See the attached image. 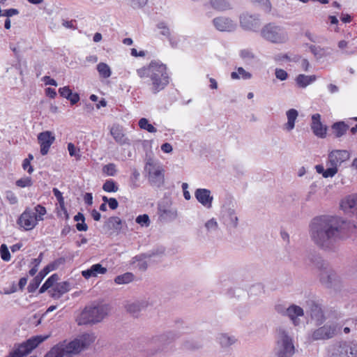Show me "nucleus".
<instances>
[{
  "label": "nucleus",
  "mask_w": 357,
  "mask_h": 357,
  "mask_svg": "<svg viewBox=\"0 0 357 357\" xmlns=\"http://www.w3.org/2000/svg\"><path fill=\"white\" fill-rule=\"evenodd\" d=\"M204 228L207 234H212L219 229V225L215 218L207 220L204 224Z\"/></svg>",
  "instance_id": "37"
},
{
  "label": "nucleus",
  "mask_w": 357,
  "mask_h": 357,
  "mask_svg": "<svg viewBox=\"0 0 357 357\" xmlns=\"http://www.w3.org/2000/svg\"><path fill=\"white\" fill-rule=\"evenodd\" d=\"M108 205L111 209L114 210L117 208L119 203L115 198H109L108 199Z\"/></svg>",
  "instance_id": "60"
},
{
  "label": "nucleus",
  "mask_w": 357,
  "mask_h": 357,
  "mask_svg": "<svg viewBox=\"0 0 357 357\" xmlns=\"http://www.w3.org/2000/svg\"><path fill=\"white\" fill-rule=\"evenodd\" d=\"M148 0H132L131 5L134 8H140L147 3Z\"/></svg>",
  "instance_id": "54"
},
{
  "label": "nucleus",
  "mask_w": 357,
  "mask_h": 357,
  "mask_svg": "<svg viewBox=\"0 0 357 357\" xmlns=\"http://www.w3.org/2000/svg\"><path fill=\"white\" fill-rule=\"evenodd\" d=\"M317 79L315 75H305L303 74L298 75L296 77V85L300 88H305Z\"/></svg>",
  "instance_id": "26"
},
{
  "label": "nucleus",
  "mask_w": 357,
  "mask_h": 357,
  "mask_svg": "<svg viewBox=\"0 0 357 357\" xmlns=\"http://www.w3.org/2000/svg\"><path fill=\"white\" fill-rule=\"evenodd\" d=\"M17 14H18V10L17 9L10 8L6 10L3 15V16L11 17Z\"/></svg>",
  "instance_id": "63"
},
{
  "label": "nucleus",
  "mask_w": 357,
  "mask_h": 357,
  "mask_svg": "<svg viewBox=\"0 0 357 357\" xmlns=\"http://www.w3.org/2000/svg\"><path fill=\"white\" fill-rule=\"evenodd\" d=\"M29 353H30V351L26 342H24L11 352L10 357H23Z\"/></svg>",
  "instance_id": "32"
},
{
  "label": "nucleus",
  "mask_w": 357,
  "mask_h": 357,
  "mask_svg": "<svg viewBox=\"0 0 357 357\" xmlns=\"http://www.w3.org/2000/svg\"><path fill=\"white\" fill-rule=\"evenodd\" d=\"M108 305H102L86 307L77 317L79 325L96 324L103 320L109 314Z\"/></svg>",
  "instance_id": "4"
},
{
  "label": "nucleus",
  "mask_w": 357,
  "mask_h": 357,
  "mask_svg": "<svg viewBox=\"0 0 357 357\" xmlns=\"http://www.w3.org/2000/svg\"><path fill=\"white\" fill-rule=\"evenodd\" d=\"M110 134L116 143L120 145H130V141L123 133V128L119 125H113L110 128Z\"/></svg>",
  "instance_id": "16"
},
{
  "label": "nucleus",
  "mask_w": 357,
  "mask_h": 357,
  "mask_svg": "<svg viewBox=\"0 0 357 357\" xmlns=\"http://www.w3.org/2000/svg\"><path fill=\"white\" fill-rule=\"evenodd\" d=\"M140 78L149 77L151 81V89L154 93L165 89L169 82L167 67L163 63L152 61L149 66L137 70Z\"/></svg>",
  "instance_id": "2"
},
{
  "label": "nucleus",
  "mask_w": 357,
  "mask_h": 357,
  "mask_svg": "<svg viewBox=\"0 0 357 357\" xmlns=\"http://www.w3.org/2000/svg\"><path fill=\"white\" fill-rule=\"evenodd\" d=\"M215 27L220 31H231L236 24L229 18L225 17H216L213 21Z\"/></svg>",
  "instance_id": "14"
},
{
  "label": "nucleus",
  "mask_w": 357,
  "mask_h": 357,
  "mask_svg": "<svg viewBox=\"0 0 357 357\" xmlns=\"http://www.w3.org/2000/svg\"><path fill=\"white\" fill-rule=\"evenodd\" d=\"M275 77H277V79H278L281 81L286 80L288 77L287 73L285 70H284L283 69H280V68L275 69Z\"/></svg>",
  "instance_id": "49"
},
{
  "label": "nucleus",
  "mask_w": 357,
  "mask_h": 357,
  "mask_svg": "<svg viewBox=\"0 0 357 357\" xmlns=\"http://www.w3.org/2000/svg\"><path fill=\"white\" fill-rule=\"evenodd\" d=\"M45 357H67L62 345L57 344L54 346L45 356Z\"/></svg>",
  "instance_id": "31"
},
{
  "label": "nucleus",
  "mask_w": 357,
  "mask_h": 357,
  "mask_svg": "<svg viewBox=\"0 0 357 357\" xmlns=\"http://www.w3.org/2000/svg\"><path fill=\"white\" fill-rule=\"evenodd\" d=\"M38 142L40 145V151L43 155L48 153L51 146L55 141V136L51 131L46 130L40 132L37 137Z\"/></svg>",
  "instance_id": "10"
},
{
  "label": "nucleus",
  "mask_w": 357,
  "mask_h": 357,
  "mask_svg": "<svg viewBox=\"0 0 357 357\" xmlns=\"http://www.w3.org/2000/svg\"><path fill=\"white\" fill-rule=\"evenodd\" d=\"M149 304L150 303L147 300L142 299L128 301L126 303L125 307L128 312L135 314L146 308Z\"/></svg>",
  "instance_id": "20"
},
{
  "label": "nucleus",
  "mask_w": 357,
  "mask_h": 357,
  "mask_svg": "<svg viewBox=\"0 0 357 357\" xmlns=\"http://www.w3.org/2000/svg\"><path fill=\"white\" fill-rule=\"evenodd\" d=\"M53 193H54V196L56 197L57 200L59 201V205L63 204L64 199L62 196V193L57 188L53 189Z\"/></svg>",
  "instance_id": "56"
},
{
  "label": "nucleus",
  "mask_w": 357,
  "mask_h": 357,
  "mask_svg": "<svg viewBox=\"0 0 357 357\" xmlns=\"http://www.w3.org/2000/svg\"><path fill=\"white\" fill-rule=\"evenodd\" d=\"M262 37L273 43H284L288 40V34L286 30L275 24H269L261 30Z\"/></svg>",
  "instance_id": "6"
},
{
  "label": "nucleus",
  "mask_w": 357,
  "mask_h": 357,
  "mask_svg": "<svg viewBox=\"0 0 357 357\" xmlns=\"http://www.w3.org/2000/svg\"><path fill=\"white\" fill-rule=\"evenodd\" d=\"M134 280V275L131 273H126L124 274L116 276L114 282L117 284H126Z\"/></svg>",
  "instance_id": "38"
},
{
  "label": "nucleus",
  "mask_w": 357,
  "mask_h": 357,
  "mask_svg": "<svg viewBox=\"0 0 357 357\" xmlns=\"http://www.w3.org/2000/svg\"><path fill=\"white\" fill-rule=\"evenodd\" d=\"M319 277L321 282L328 287L331 286L338 280V276L335 273V271L331 269H326L322 271L319 275Z\"/></svg>",
  "instance_id": "24"
},
{
  "label": "nucleus",
  "mask_w": 357,
  "mask_h": 357,
  "mask_svg": "<svg viewBox=\"0 0 357 357\" xmlns=\"http://www.w3.org/2000/svg\"><path fill=\"white\" fill-rule=\"evenodd\" d=\"M54 269V266L52 264H49L45 266L38 274L39 276L44 278L50 271Z\"/></svg>",
  "instance_id": "53"
},
{
  "label": "nucleus",
  "mask_w": 357,
  "mask_h": 357,
  "mask_svg": "<svg viewBox=\"0 0 357 357\" xmlns=\"http://www.w3.org/2000/svg\"><path fill=\"white\" fill-rule=\"evenodd\" d=\"M144 171L147 174L149 181L153 185H159L164 182L165 170L162 166L153 158L147 160Z\"/></svg>",
  "instance_id": "7"
},
{
  "label": "nucleus",
  "mask_w": 357,
  "mask_h": 357,
  "mask_svg": "<svg viewBox=\"0 0 357 357\" xmlns=\"http://www.w3.org/2000/svg\"><path fill=\"white\" fill-rule=\"evenodd\" d=\"M241 25L248 29H252L257 26L258 21L251 15H243L241 18Z\"/></svg>",
  "instance_id": "29"
},
{
  "label": "nucleus",
  "mask_w": 357,
  "mask_h": 357,
  "mask_svg": "<svg viewBox=\"0 0 357 357\" xmlns=\"http://www.w3.org/2000/svg\"><path fill=\"white\" fill-rule=\"evenodd\" d=\"M70 289V285L66 282L56 284L52 289L51 296L53 298H59L62 294L68 292Z\"/></svg>",
  "instance_id": "27"
},
{
  "label": "nucleus",
  "mask_w": 357,
  "mask_h": 357,
  "mask_svg": "<svg viewBox=\"0 0 357 357\" xmlns=\"http://www.w3.org/2000/svg\"><path fill=\"white\" fill-rule=\"evenodd\" d=\"M221 219L227 226L236 227L238 225V218L235 211L229 207H223L221 211Z\"/></svg>",
  "instance_id": "13"
},
{
  "label": "nucleus",
  "mask_w": 357,
  "mask_h": 357,
  "mask_svg": "<svg viewBox=\"0 0 357 357\" xmlns=\"http://www.w3.org/2000/svg\"><path fill=\"white\" fill-rule=\"evenodd\" d=\"M305 36L312 42L315 43L317 42V37L315 34L312 33V32L307 31L305 33Z\"/></svg>",
  "instance_id": "64"
},
{
  "label": "nucleus",
  "mask_w": 357,
  "mask_h": 357,
  "mask_svg": "<svg viewBox=\"0 0 357 357\" xmlns=\"http://www.w3.org/2000/svg\"><path fill=\"white\" fill-rule=\"evenodd\" d=\"M340 327L337 323H328L314 330L309 336L312 341L328 340L335 336Z\"/></svg>",
  "instance_id": "8"
},
{
  "label": "nucleus",
  "mask_w": 357,
  "mask_h": 357,
  "mask_svg": "<svg viewBox=\"0 0 357 357\" xmlns=\"http://www.w3.org/2000/svg\"><path fill=\"white\" fill-rule=\"evenodd\" d=\"M68 151L69 155L71 157L75 158L77 160H79L81 158L80 149L79 148L75 146L74 144L70 142L68 144Z\"/></svg>",
  "instance_id": "43"
},
{
  "label": "nucleus",
  "mask_w": 357,
  "mask_h": 357,
  "mask_svg": "<svg viewBox=\"0 0 357 357\" xmlns=\"http://www.w3.org/2000/svg\"><path fill=\"white\" fill-rule=\"evenodd\" d=\"M67 99L70 100V102L72 105H74L79 100V96L77 93H72L71 95H70L67 98Z\"/></svg>",
  "instance_id": "58"
},
{
  "label": "nucleus",
  "mask_w": 357,
  "mask_h": 357,
  "mask_svg": "<svg viewBox=\"0 0 357 357\" xmlns=\"http://www.w3.org/2000/svg\"><path fill=\"white\" fill-rule=\"evenodd\" d=\"M295 350L293 338L284 330H279L275 347V354L278 357H291Z\"/></svg>",
  "instance_id": "5"
},
{
  "label": "nucleus",
  "mask_w": 357,
  "mask_h": 357,
  "mask_svg": "<svg viewBox=\"0 0 357 357\" xmlns=\"http://www.w3.org/2000/svg\"><path fill=\"white\" fill-rule=\"evenodd\" d=\"M97 70L100 77L102 78H109L112 75L111 68L105 63L100 62L97 65Z\"/></svg>",
  "instance_id": "33"
},
{
  "label": "nucleus",
  "mask_w": 357,
  "mask_h": 357,
  "mask_svg": "<svg viewBox=\"0 0 357 357\" xmlns=\"http://www.w3.org/2000/svg\"><path fill=\"white\" fill-rule=\"evenodd\" d=\"M328 157L331 159L335 165L340 167L342 163L349 159L350 154L346 150H334L329 153Z\"/></svg>",
  "instance_id": "21"
},
{
  "label": "nucleus",
  "mask_w": 357,
  "mask_h": 357,
  "mask_svg": "<svg viewBox=\"0 0 357 357\" xmlns=\"http://www.w3.org/2000/svg\"><path fill=\"white\" fill-rule=\"evenodd\" d=\"M346 222L340 218L322 216L314 218L310 225L312 240L318 245L329 248Z\"/></svg>",
  "instance_id": "1"
},
{
  "label": "nucleus",
  "mask_w": 357,
  "mask_h": 357,
  "mask_svg": "<svg viewBox=\"0 0 357 357\" xmlns=\"http://www.w3.org/2000/svg\"><path fill=\"white\" fill-rule=\"evenodd\" d=\"M77 339L78 340L82 348L84 349L95 341L96 337L93 334H84Z\"/></svg>",
  "instance_id": "35"
},
{
  "label": "nucleus",
  "mask_w": 357,
  "mask_h": 357,
  "mask_svg": "<svg viewBox=\"0 0 357 357\" xmlns=\"http://www.w3.org/2000/svg\"><path fill=\"white\" fill-rule=\"evenodd\" d=\"M45 94L47 96L51 98H54L56 96V92L55 89L50 87L45 89Z\"/></svg>",
  "instance_id": "61"
},
{
  "label": "nucleus",
  "mask_w": 357,
  "mask_h": 357,
  "mask_svg": "<svg viewBox=\"0 0 357 357\" xmlns=\"http://www.w3.org/2000/svg\"><path fill=\"white\" fill-rule=\"evenodd\" d=\"M59 277L56 274H54L50 276L44 283L45 286H46L48 289L50 287H54V284L58 281Z\"/></svg>",
  "instance_id": "48"
},
{
  "label": "nucleus",
  "mask_w": 357,
  "mask_h": 357,
  "mask_svg": "<svg viewBox=\"0 0 357 357\" xmlns=\"http://www.w3.org/2000/svg\"><path fill=\"white\" fill-rule=\"evenodd\" d=\"M195 196L197 201L206 208L212 207L213 197L209 190L205 188L197 189L195 192Z\"/></svg>",
  "instance_id": "12"
},
{
  "label": "nucleus",
  "mask_w": 357,
  "mask_h": 357,
  "mask_svg": "<svg viewBox=\"0 0 357 357\" xmlns=\"http://www.w3.org/2000/svg\"><path fill=\"white\" fill-rule=\"evenodd\" d=\"M231 77L233 79H238L241 78L243 79H249L252 77V74L246 71L242 67H239L237 68L236 71L231 73Z\"/></svg>",
  "instance_id": "34"
},
{
  "label": "nucleus",
  "mask_w": 357,
  "mask_h": 357,
  "mask_svg": "<svg viewBox=\"0 0 357 357\" xmlns=\"http://www.w3.org/2000/svg\"><path fill=\"white\" fill-rule=\"evenodd\" d=\"M307 313L311 320L317 325L321 324L325 321V316L321 307L314 303L310 304V310Z\"/></svg>",
  "instance_id": "18"
},
{
  "label": "nucleus",
  "mask_w": 357,
  "mask_h": 357,
  "mask_svg": "<svg viewBox=\"0 0 357 357\" xmlns=\"http://www.w3.org/2000/svg\"><path fill=\"white\" fill-rule=\"evenodd\" d=\"M102 173L108 176H114L117 172L116 166L114 163H109L102 167Z\"/></svg>",
  "instance_id": "42"
},
{
  "label": "nucleus",
  "mask_w": 357,
  "mask_h": 357,
  "mask_svg": "<svg viewBox=\"0 0 357 357\" xmlns=\"http://www.w3.org/2000/svg\"><path fill=\"white\" fill-rule=\"evenodd\" d=\"M285 313L295 326L300 324V317L304 315L303 310L296 305H291L288 307Z\"/></svg>",
  "instance_id": "19"
},
{
  "label": "nucleus",
  "mask_w": 357,
  "mask_h": 357,
  "mask_svg": "<svg viewBox=\"0 0 357 357\" xmlns=\"http://www.w3.org/2000/svg\"><path fill=\"white\" fill-rule=\"evenodd\" d=\"M75 221L77 222L76 225V228L78 231H86L88 229V226L85 223V218L82 213H78L74 217Z\"/></svg>",
  "instance_id": "39"
},
{
  "label": "nucleus",
  "mask_w": 357,
  "mask_h": 357,
  "mask_svg": "<svg viewBox=\"0 0 357 357\" xmlns=\"http://www.w3.org/2000/svg\"><path fill=\"white\" fill-rule=\"evenodd\" d=\"M136 222L142 227H148L150 225L149 217L146 214L138 215L135 220Z\"/></svg>",
  "instance_id": "46"
},
{
  "label": "nucleus",
  "mask_w": 357,
  "mask_h": 357,
  "mask_svg": "<svg viewBox=\"0 0 357 357\" xmlns=\"http://www.w3.org/2000/svg\"><path fill=\"white\" fill-rule=\"evenodd\" d=\"M331 357H357V343L342 342L334 344L330 349Z\"/></svg>",
  "instance_id": "9"
},
{
  "label": "nucleus",
  "mask_w": 357,
  "mask_h": 357,
  "mask_svg": "<svg viewBox=\"0 0 357 357\" xmlns=\"http://www.w3.org/2000/svg\"><path fill=\"white\" fill-rule=\"evenodd\" d=\"M107 268L103 267L100 264H96L92 265L89 268L82 271V275L86 280L91 278H96L98 275L105 274Z\"/></svg>",
  "instance_id": "22"
},
{
  "label": "nucleus",
  "mask_w": 357,
  "mask_h": 357,
  "mask_svg": "<svg viewBox=\"0 0 357 357\" xmlns=\"http://www.w3.org/2000/svg\"><path fill=\"white\" fill-rule=\"evenodd\" d=\"M326 167L323 165H317L314 167L316 172L325 178H333L338 172L339 167L335 165L328 157L326 162Z\"/></svg>",
  "instance_id": "11"
},
{
  "label": "nucleus",
  "mask_w": 357,
  "mask_h": 357,
  "mask_svg": "<svg viewBox=\"0 0 357 357\" xmlns=\"http://www.w3.org/2000/svg\"><path fill=\"white\" fill-rule=\"evenodd\" d=\"M161 149L163 152L169 153L172 151V146L169 143H165L161 146Z\"/></svg>",
  "instance_id": "62"
},
{
  "label": "nucleus",
  "mask_w": 357,
  "mask_h": 357,
  "mask_svg": "<svg viewBox=\"0 0 357 357\" xmlns=\"http://www.w3.org/2000/svg\"><path fill=\"white\" fill-rule=\"evenodd\" d=\"M43 79L45 85H52V86H57V82L54 79L51 78L49 76H45L43 78Z\"/></svg>",
  "instance_id": "59"
},
{
  "label": "nucleus",
  "mask_w": 357,
  "mask_h": 357,
  "mask_svg": "<svg viewBox=\"0 0 357 357\" xmlns=\"http://www.w3.org/2000/svg\"><path fill=\"white\" fill-rule=\"evenodd\" d=\"M60 344L62 345L67 357L71 354H77L83 350L77 339L70 342H61Z\"/></svg>",
  "instance_id": "23"
},
{
  "label": "nucleus",
  "mask_w": 357,
  "mask_h": 357,
  "mask_svg": "<svg viewBox=\"0 0 357 357\" xmlns=\"http://www.w3.org/2000/svg\"><path fill=\"white\" fill-rule=\"evenodd\" d=\"M102 189L107 192H116L119 188L116 183L112 180H107L102 185Z\"/></svg>",
  "instance_id": "44"
},
{
  "label": "nucleus",
  "mask_w": 357,
  "mask_h": 357,
  "mask_svg": "<svg viewBox=\"0 0 357 357\" xmlns=\"http://www.w3.org/2000/svg\"><path fill=\"white\" fill-rule=\"evenodd\" d=\"M340 207L345 212L357 214V194L344 197L340 202Z\"/></svg>",
  "instance_id": "17"
},
{
  "label": "nucleus",
  "mask_w": 357,
  "mask_h": 357,
  "mask_svg": "<svg viewBox=\"0 0 357 357\" xmlns=\"http://www.w3.org/2000/svg\"><path fill=\"white\" fill-rule=\"evenodd\" d=\"M286 116L287 121L284 124L283 128L287 132H290L295 127L296 121L298 116V112L295 109H289L286 112Z\"/></svg>",
  "instance_id": "25"
},
{
  "label": "nucleus",
  "mask_w": 357,
  "mask_h": 357,
  "mask_svg": "<svg viewBox=\"0 0 357 357\" xmlns=\"http://www.w3.org/2000/svg\"><path fill=\"white\" fill-rule=\"evenodd\" d=\"M211 5L219 10H225L230 7V4L226 0H211Z\"/></svg>",
  "instance_id": "41"
},
{
  "label": "nucleus",
  "mask_w": 357,
  "mask_h": 357,
  "mask_svg": "<svg viewBox=\"0 0 357 357\" xmlns=\"http://www.w3.org/2000/svg\"><path fill=\"white\" fill-rule=\"evenodd\" d=\"M58 216L63 218V219H65V220H68L69 219V215H68V213L65 207V204H62V205H60V208L58 210Z\"/></svg>",
  "instance_id": "50"
},
{
  "label": "nucleus",
  "mask_w": 357,
  "mask_h": 357,
  "mask_svg": "<svg viewBox=\"0 0 357 357\" xmlns=\"http://www.w3.org/2000/svg\"><path fill=\"white\" fill-rule=\"evenodd\" d=\"M139 126L141 129L146 130L149 132L154 133L157 131L156 128L146 118H142L139 121Z\"/></svg>",
  "instance_id": "40"
},
{
  "label": "nucleus",
  "mask_w": 357,
  "mask_h": 357,
  "mask_svg": "<svg viewBox=\"0 0 357 357\" xmlns=\"http://www.w3.org/2000/svg\"><path fill=\"white\" fill-rule=\"evenodd\" d=\"M0 255L1 259L5 261H8L10 259V254L8 247L5 244H2L0 248Z\"/></svg>",
  "instance_id": "47"
},
{
  "label": "nucleus",
  "mask_w": 357,
  "mask_h": 357,
  "mask_svg": "<svg viewBox=\"0 0 357 357\" xmlns=\"http://www.w3.org/2000/svg\"><path fill=\"white\" fill-rule=\"evenodd\" d=\"M59 94L67 99V98L71 95V93H73L72 92V90L70 89V88L68 86H63V87H61L59 89Z\"/></svg>",
  "instance_id": "51"
},
{
  "label": "nucleus",
  "mask_w": 357,
  "mask_h": 357,
  "mask_svg": "<svg viewBox=\"0 0 357 357\" xmlns=\"http://www.w3.org/2000/svg\"><path fill=\"white\" fill-rule=\"evenodd\" d=\"M6 199L10 204H15L16 203H17V197L11 191H8L6 192Z\"/></svg>",
  "instance_id": "52"
},
{
  "label": "nucleus",
  "mask_w": 357,
  "mask_h": 357,
  "mask_svg": "<svg viewBox=\"0 0 357 357\" xmlns=\"http://www.w3.org/2000/svg\"><path fill=\"white\" fill-rule=\"evenodd\" d=\"M332 129L335 137H340L347 132L348 126L344 122H338L333 124Z\"/></svg>",
  "instance_id": "36"
},
{
  "label": "nucleus",
  "mask_w": 357,
  "mask_h": 357,
  "mask_svg": "<svg viewBox=\"0 0 357 357\" xmlns=\"http://www.w3.org/2000/svg\"><path fill=\"white\" fill-rule=\"evenodd\" d=\"M49 337V335H37L29 339L26 344L30 351V352L35 349L39 344L45 341Z\"/></svg>",
  "instance_id": "30"
},
{
  "label": "nucleus",
  "mask_w": 357,
  "mask_h": 357,
  "mask_svg": "<svg viewBox=\"0 0 357 357\" xmlns=\"http://www.w3.org/2000/svg\"><path fill=\"white\" fill-rule=\"evenodd\" d=\"M32 184V179L29 176H24L16 181V185L20 188L30 187Z\"/></svg>",
  "instance_id": "45"
},
{
  "label": "nucleus",
  "mask_w": 357,
  "mask_h": 357,
  "mask_svg": "<svg viewBox=\"0 0 357 357\" xmlns=\"http://www.w3.org/2000/svg\"><path fill=\"white\" fill-rule=\"evenodd\" d=\"M22 167L24 170L27 171V172L30 174H32L33 172V168L31 165V162H29L28 160H23Z\"/></svg>",
  "instance_id": "57"
},
{
  "label": "nucleus",
  "mask_w": 357,
  "mask_h": 357,
  "mask_svg": "<svg viewBox=\"0 0 357 357\" xmlns=\"http://www.w3.org/2000/svg\"><path fill=\"white\" fill-rule=\"evenodd\" d=\"M46 213V208L40 204L36 205L33 208H26L19 216L17 224L22 230L31 231L38 225L39 222L44 220Z\"/></svg>",
  "instance_id": "3"
},
{
  "label": "nucleus",
  "mask_w": 357,
  "mask_h": 357,
  "mask_svg": "<svg viewBox=\"0 0 357 357\" xmlns=\"http://www.w3.org/2000/svg\"><path fill=\"white\" fill-rule=\"evenodd\" d=\"M217 340L222 347H229L236 342V339L234 336L227 334L221 333L217 337Z\"/></svg>",
  "instance_id": "28"
},
{
  "label": "nucleus",
  "mask_w": 357,
  "mask_h": 357,
  "mask_svg": "<svg viewBox=\"0 0 357 357\" xmlns=\"http://www.w3.org/2000/svg\"><path fill=\"white\" fill-rule=\"evenodd\" d=\"M311 128L316 136L321 138L326 137L327 128L321 122L319 114H314L312 116Z\"/></svg>",
  "instance_id": "15"
},
{
  "label": "nucleus",
  "mask_w": 357,
  "mask_h": 357,
  "mask_svg": "<svg viewBox=\"0 0 357 357\" xmlns=\"http://www.w3.org/2000/svg\"><path fill=\"white\" fill-rule=\"evenodd\" d=\"M241 56L245 60H250L254 57L253 54L248 50L241 51Z\"/></svg>",
  "instance_id": "55"
}]
</instances>
